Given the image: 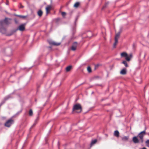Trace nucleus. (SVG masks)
Wrapping results in <instances>:
<instances>
[{
    "label": "nucleus",
    "mask_w": 149,
    "mask_h": 149,
    "mask_svg": "<svg viewBox=\"0 0 149 149\" xmlns=\"http://www.w3.org/2000/svg\"><path fill=\"white\" fill-rule=\"evenodd\" d=\"M118 42V40H115V42L113 45V47L114 48H115L116 47V46Z\"/></svg>",
    "instance_id": "obj_21"
},
{
    "label": "nucleus",
    "mask_w": 149,
    "mask_h": 149,
    "mask_svg": "<svg viewBox=\"0 0 149 149\" xmlns=\"http://www.w3.org/2000/svg\"><path fill=\"white\" fill-rule=\"evenodd\" d=\"M122 63L123 64H124L125 66L126 67H128V65L127 63V62L125 61H123L122 62Z\"/></svg>",
    "instance_id": "obj_20"
},
{
    "label": "nucleus",
    "mask_w": 149,
    "mask_h": 149,
    "mask_svg": "<svg viewBox=\"0 0 149 149\" xmlns=\"http://www.w3.org/2000/svg\"><path fill=\"white\" fill-rule=\"evenodd\" d=\"M13 120L11 119L8 120L5 123V125L6 127H9L10 125L13 123Z\"/></svg>",
    "instance_id": "obj_5"
},
{
    "label": "nucleus",
    "mask_w": 149,
    "mask_h": 149,
    "mask_svg": "<svg viewBox=\"0 0 149 149\" xmlns=\"http://www.w3.org/2000/svg\"><path fill=\"white\" fill-rule=\"evenodd\" d=\"M97 142V140L96 139H95L92 140L90 146H92L94 144H95Z\"/></svg>",
    "instance_id": "obj_16"
},
{
    "label": "nucleus",
    "mask_w": 149,
    "mask_h": 149,
    "mask_svg": "<svg viewBox=\"0 0 149 149\" xmlns=\"http://www.w3.org/2000/svg\"><path fill=\"white\" fill-rule=\"evenodd\" d=\"M61 15L63 17H64L66 15V13L65 12H62L61 13Z\"/></svg>",
    "instance_id": "obj_25"
},
{
    "label": "nucleus",
    "mask_w": 149,
    "mask_h": 149,
    "mask_svg": "<svg viewBox=\"0 0 149 149\" xmlns=\"http://www.w3.org/2000/svg\"><path fill=\"white\" fill-rule=\"evenodd\" d=\"M52 8V6H51L48 5L46 8V13L48 14Z\"/></svg>",
    "instance_id": "obj_10"
},
{
    "label": "nucleus",
    "mask_w": 149,
    "mask_h": 149,
    "mask_svg": "<svg viewBox=\"0 0 149 149\" xmlns=\"http://www.w3.org/2000/svg\"><path fill=\"white\" fill-rule=\"evenodd\" d=\"M6 4H7V5L8 4V3H6Z\"/></svg>",
    "instance_id": "obj_28"
},
{
    "label": "nucleus",
    "mask_w": 149,
    "mask_h": 149,
    "mask_svg": "<svg viewBox=\"0 0 149 149\" xmlns=\"http://www.w3.org/2000/svg\"><path fill=\"white\" fill-rule=\"evenodd\" d=\"M146 134L145 130L143 131L140 132L138 135V137L140 139L141 143H143V137Z\"/></svg>",
    "instance_id": "obj_4"
},
{
    "label": "nucleus",
    "mask_w": 149,
    "mask_h": 149,
    "mask_svg": "<svg viewBox=\"0 0 149 149\" xmlns=\"http://www.w3.org/2000/svg\"><path fill=\"white\" fill-rule=\"evenodd\" d=\"M33 114V112L31 109H30L29 111V115L30 116H32Z\"/></svg>",
    "instance_id": "obj_19"
},
{
    "label": "nucleus",
    "mask_w": 149,
    "mask_h": 149,
    "mask_svg": "<svg viewBox=\"0 0 149 149\" xmlns=\"http://www.w3.org/2000/svg\"><path fill=\"white\" fill-rule=\"evenodd\" d=\"M87 70L88 72H91V69L90 67H88L87 68Z\"/></svg>",
    "instance_id": "obj_23"
},
{
    "label": "nucleus",
    "mask_w": 149,
    "mask_h": 149,
    "mask_svg": "<svg viewBox=\"0 0 149 149\" xmlns=\"http://www.w3.org/2000/svg\"><path fill=\"white\" fill-rule=\"evenodd\" d=\"M60 19L59 18H57V19H57L58 21V20H60Z\"/></svg>",
    "instance_id": "obj_27"
},
{
    "label": "nucleus",
    "mask_w": 149,
    "mask_h": 149,
    "mask_svg": "<svg viewBox=\"0 0 149 149\" xmlns=\"http://www.w3.org/2000/svg\"><path fill=\"white\" fill-rule=\"evenodd\" d=\"M120 34V32H118L116 34L115 38V40H118V39L119 38Z\"/></svg>",
    "instance_id": "obj_11"
},
{
    "label": "nucleus",
    "mask_w": 149,
    "mask_h": 149,
    "mask_svg": "<svg viewBox=\"0 0 149 149\" xmlns=\"http://www.w3.org/2000/svg\"><path fill=\"white\" fill-rule=\"evenodd\" d=\"M129 139V137L127 136H125L122 138V139L123 141H126L128 140Z\"/></svg>",
    "instance_id": "obj_17"
},
{
    "label": "nucleus",
    "mask_w": 149,
    "mask_h": 149,
    "mask_svg": "<svg viewBox=\"0 0 149 149\" xmlns=\"http://www.w3.org/2000/svg\"><path fill=\"white\" fill-rule=\"evenodd\" d=\"M25 24H22L19 25L17 29L19 30L20 31H23L25 29Z\"/></svg>",
    "instance_id": "obj_7"
},
{
    "label": "nucleus",
    "mask_w": 149,
    "mask_h": 149,
    "mask_svg": "<svg viewBox=\"0 0 149 149\" xmlns=\"http://www.w3.org/2000/svg\"><path fill=\"white\" fill-rule=\"evenodd\" d=\"M114 135L118 137L119 136V133L117 130L115 131L114 132Z\"/></svg>",
    "instance_id": "obj_13"
},
{
    "label": "nucleus",
    "mask_w": 149,
    "mask_h": 149,
    "mask_svg": "<svg viewBox=\"0 0 149 149\" xmlns=\"http://www.w3.org/2000/svg\"><path fill=\"white\" fill-rule=\"evenodd\" d=\"M127 71L126 69H123L120 72V74L123 75H125L126 74Z\"/></svg>",
    "instance_id": "obj_12"
},
{
    "label": "nucleus",
    "mask_w": 149,
    "mask_h": 149,
    "mask_svg": "<svg viewBox=\"0 0 149 149\" xmlns=\"http://www.w3.org/2000/svg\"><path fill=\"white\" fill-rule=\"evenodd\" d=\"M24 6H22V5L20 4V8H24Z\"/></svg>",
    "instance_id": "obj_26"
},
{
    "label": "nucleus",
    "mask_w": 149,
    "mask_h": 149,
    "mask_svg": "<svg viewBox=\"0 0 149 149\" xmlns=\"http://www.w3.org/2000/svg\"><path fill=\"white\" fill-rule=\"evenodd\" d=\"M8 19V18H6L4 20L0 21V31L3 33H5L6 31V29L4 27V25L10 23Z\"/></svg>",
    "instance_id": "obj_1"
},
{
    "label": "nucleus",
    "mask_w": 149,
    "mask_h": 149,
    "mask_svg": "<svg viewBox=\"0 0 149 149\" xmlns=\"http://www.w3.org/2000/svg\"><path fill=\"white\" fill-rule=\"evenodd\" d=\"M49 43L50 45L56 46H58L60 44V43H57L52 41H49Z\"/></svg>",
    "instance_id": "obj_9"
},
{
    "label": "nucleus",
    "mask_w": 149,
    "mask_h": 149,
    "mask_svg": "<svg viewBox=\"0 0 149 149\" xmlns=\"http://www.w3.org/2000/svg\"><path fill=\"white\" fill-rule=\"evenodd\" d=\"M138 138V137L137 136H134L132 140L134 143H141V142L140 141V139H139Z\"/></svg>",
    "instance_id": "obj_6"
},
{
    "label": "nucleus",
    "mask_w": 149,
    "mask_h": 149,
    "mask_svg": "<svg viewBox=\"0 0 149 149\" xmlns=\"http://www.w3.org/2000/svg\"><path fill=\"white\" fill-rule=\"evenodd\" d=\"M72 110L76 113H81L82 111V108L81 104H75L73 106Z\"/></svg>",
    "instance_id": "obj_2"
},
{
    "label": "nucleus",
    "mask_w": 149,
    "mask_h": 149,
    "mask_svg": "<svg viewBox=\"0 0 149 149\" xmlns=\"http://www.w3.org/2000/svg\"><path fill=\"white\" fill-rule=\"evenodd\" d=\"M17 16L20 17L21 18H25L26 17V16H22V15H16Z\"/></svg>",
    "instance_id": "obj_22"
},
{
    "label": "nucleus",
    "mask_w": 149,
    "mask_h": 149,
    "mask_svg": "<svg viewBox=\"0 0 149 149\" xmlns=\"http://www.w3.org/2000/svg\"><path fill=\"white\" fill-rule=\"evenodd\" d=\"M37 14L40 17H41L42 15L43 12L41 10H39L38 11Z\"/></svg>",
    "instance_id": "obj_14"
},
{
    "label": "nucleus",
    "mask_w": 149,
    "mask_h": 149,
    "mask_svg": "<svg viewBox=\"0 0 149 149\" xmlns=\"http://www.w3.org/2000/svg\"><path fill=\"white\" fill-rule=\"evenodd\" d=\"M72 68L71 65H69L66 68V71L67 72H68L70 71Z\"/></svg>",
    "instance_id": "obj_15"
},
{
    "label": "nucleus",
    "mask_w": 149,
    "mask_h": 149,
    "mask_svg": "<svg viewBox=\"0 0 149 149\" xmlns=\"http://www.w3.org/2000/svg\"><path fill=\"white\" fill-rule=\"evenodd\" d=\"M77 45V43L76 42H74L71 47V49L73 51H75L76 50Z\"/></svg>",
    "instance_id": "obj_8"
},
{
    "label": "nucleus",
    "mask_w": 149,
    "mask_h": 149,
    "mask_svg": "<svg viewBox=\"0 0 149 149\" xmlns=\"http://www.w3.org/2000/svg\"><path fill=\"white\" fill-rule=\"evenodd\" d=\"M146 143L147 146L149 147V140H147L146 141Z\"/></svg>",
    "instance_id": "obj_24"
},
{
    "label": "nucleus",
    "mask_w": 149,
    "mask_h": 149,
    "mask_svg": "<svg viewBox=\"0 0 149 149\" xmlns=\"http://www.w3.org/2000/svg\"><path fill=\"white\" fill-rule=\"evenodd\" d=\"M79 2H77L74 5V7L75 8H77L79 7Z\"/></svg>",
    "instance_id": "obj_18"
},
{
    "label": "nucleus",
    "mask_w": 149,
    "mask_h": 149,
    "mask_svg": "<svg viewBox=\"0 0 149 149\" xmlns=\"http://www.w3.org/2000/svg\"><path fill=\"white\" fill-rule=\"evenodd\" d=\"M120 56L121 57H125V59L126 60L128 61H129L132 57V54H130L129 55H128L125 52H123L121 53Z\"/></svg>",
    "instance_id": "obj_3"
}]
</instances>
